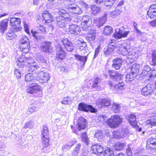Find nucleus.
<instances>
[{"label":"nucleus","mask_w":156,"mask_h":156,"mask_svg":"<svg viewBox=\"0 0 156 156\" xmlns=\"http://www.w3.org/2000/svg\"><path fill=\"white\" fill-rule=\"evenodd\" d=\"M41 137L42 145L45 148L47 147L50 140L48 128L44 126L41 130Z\"/></svg>","instance_id":"obj_1"},{"label":"nucleus","mask_w":156,"mask_h":156,"mask_svg":"<svg viewBox=\"0 0 156 156\" xmlns=\"http://www.w3.org/2000/svg\"><path fill=\"white\" fill-rule=\"evenodd\" d=\"M152 65L155 66L156 65V50L153 52L152 54Z\"/></svg>","instance_id":"obj_55"},{"label":"nucleus","mask_w":156,"mask_h":156,"mask_svg":"<svg viewBox=\"0 0 156 156\" xmlns=\"http://www.w3.org/2000/svg\"><path fill=\"white\" fill-rule=\"evenodd\" d=\"M79 109L80 110L87 112L90 111L91 112L95 113L96 110L91 105H87L83 103H80L79 105Z\"/></svg>","instance_id":"obj_6"},{"label":"nucleus","mask_w":156,"mask_h":156,"mask_svg":"<svg viewBox=\"0 0 156 156\" xmlns=\"http://www.w3.org/2000/svg\"><path fill=\"white\" fill-rule=\"evenodd\" d=\"M25 80L27 82H30L34 80V77L33 75L30 73H29L25 76Z\"/></svg>","instance_id":"obj_46"},{"label":"nucleus","mask_w":156,"mask_h":156,"mask_svg":"<svg viewBox=\"0 0 156 156\" xmlns=\"http://www.w3.org/2000/svg\"><path fill=\"white\" fill-rule=\"evenodd\" d=\"M81 145L80 144H78L75 147L72 153V156H77L78 155L80 149Z\"/></svg>","instance_id":"obj_32"},{"label":"nucleus","mask_w":156,"mask_h":156,"mask_svg":"<svg viewBox=\"0 0 156 156\" xmlns=\"http://www.w3.org/2000/svg\"><path fill=\"white\" fill-rule=\"evenodd\" d=\"M51 46V43L49 41H45L42 43L41 49L44 52L48 53Z\"/></svg>","instance_id":"obj_25"},{"label":"nucleus","mask_w":156,"mask_h":156,"mask_svg":"<svg viewBox=\"0 0 156 156\" xmlns=\"http://www.w3.org/2000/svg\"><path fill=\"white\" fill-rule=\"evenodd\" d=\"M147 144L153 146H156V136L151 137L148 140Z\"/></svg>","instance_id":"obj_44"},{"label":"nucleus","mask_w":156,"mask_h":156,"mask_svg":"<svg viewBox=\"0 0 156 156\" xmlns=\"http://www.w3.org/2000/svg\"><path fill=\"white\" fill-rule=\"evenodd\" d=\"M63 44L66 49L68 51H72L73 49V46L72 42L68 41L67 39H65L62 41Z\"/></svg>","instance_id":"obj_19"},{"label":"nucleus","mask_w":156,"mask_h":156,"mask_svg":"<svg viewBox=\"0 0 156 156\" xmlns=\"http://www.w3.org/2000/svg\"><path fill=\"white\" fill-rule=\"evenodd\" d=\"M98 105L101 107H107L110 105V102L109 100L106 99L100 100L98 102Z\"/></svg>","instance_id":"obj_30"},{"label":"nucleus","mask_w":156,"mask_h":156,"mask_svg":"<svg viewBox=\"0 0 156 156\" xmlns=\"http://www.w3.org/2000/svg\"><path fill=\"white\" fill-rule=\"evenodd\" d=\"M21 23L20 19L17 18H10V25L12 27V29H15L14 31H19L20 28L19 27Z\"/></svg>","instance_id":"obj_7"},{"label":"nucleus","mask_w":156,"mask_h":156,"mask_svg":"<svg viewBox=\"0 0 156 156\" xmlns=\"http://www.w3.org/2000/svg\"><path fill=\"white\" fill-rule=\"evenodd\" d=\"M139 68V65L137 64H133L132 66L131 69V73L135 74L136 75V73L138 71Z\"/></svg>","instance_id":"obj_43"},{"label":"nucleus","mask_w":156,"mask_h":156,"mask_svg":"<svg viewBox=\"0 0 156 156\" xmlns=\"http://www.w3.org/2000/svg\"><path fill=\"white\" fill-rule=\"evenodd\" d=\"M129 133V131L128 130H124L122 131L121 134H120L119 131H114L113 133V136L115 138L120 139L122 136H124L127 135Z\"/></svg>","instance_id":"obj_21"},{"label":"nucleus","mask_w":156,"mask_h":156,"mask_svg":"<svg viewBox=\"0 0 156 156\" xmlns=\"http://www.w3.org/2000/svg\"><path fill=\"white\" fill-rule=\"evenodd\" d=\"M31 33L32 34V36L37 40H41L43 38V37L41 36V34L40 33V32L37 31V30H31Z\"/></svg>","instance_id":"obj_31"},{"label":"nucleus","mask_w":156,"mask_h":156,"mask_svg":"<svg viewBox=\"0 0 156 156\" xmlns=\"http://www.w3.org/2000/svg\"><path fill=\"white\" fill-rule=\"evenodd\" d=\"M92 149L93 153L98 155L102 153L104 151L102 146L98 144L93 145L92 147Z\"/></svg>","instance_id":"obj_20"},{"label":"nucleus","mask_w":156,"mask_h":156,"mask_svg":"<svg viewBox=\"0 0 156 156\" xmlns=\"http://www.w3.org/2000/svg\"><path fill=\"white\" fill-rule=\"evenodd\" d=\"M61 16L64 18V19L67 21V22L71 20L70 16L69 13L66 12L63 16Z\"/></svg>","instance_id":"obj_62"},{"label":"nucleus","mask_w":156,"mask_h":156,"mask_svg":"<svg viewBox=\"0 0 156 156\" xmlns=\"http://www.w3.org/2000/svg\"><path fill=\"white\" fill-rule=\"evenodd\" d=\"M116 0H105V4L106 6L112 5L115 2Z\"/></svg>","instance_id":"obj_54"},{"label":"nucleus","mask_w":156,"mask_h":156,"mask_svg":"<svg viewBox=\"0 0 156 156\" xmlns=\"http://www.w3.org/2000/svg\"><path fill=\"white\" fill-rule=\"evenodd\" d=\"M17 65L20 67H23L25 63V58L19 57L17 61Z\"/></svg>","instance_id":"obj_37"},{"label":"nucleus","mask_w":156,"mask_h":156,"mask_svg":"<svg viewBox=\"0 0 156 156\" xmlns=\"http://www.w3.org/2000/svg\"><path fill=\"white\" fill-rule=\"evenodd\" d=\"M37 61L39 62H42L45 63L46 62V60L41 55L39 56L37 58Z\"/></svg>","instance_id":"obj_63"},{"label":"nucleus","mask_w":156,"mask_h":156,"mask_svg":"<svg viewBox=\"0 0 156 156\" xmlns=\"http://www.w3.org/2000/svg\"><path fill=\"white\" fill-rule=\"evenodd\" d=\"M124 83L122 82L115 85L114 88L118 90H122L124 89Z\"/></svg>","instance_id":"obj_50"},{"label":"nucleus","mask_w":156,"mask_h":156,"mask_svg":"<svg viewBox=\"0 0 156 156\" xmlns=\"http://www.w3.org/2000/svg\"><path fill=\"white\" fill-rule=\"evenodd\" d=\"M141 93L144 96H148L153 94V90L150 85H148L142 89Z\"/></svg>","instance_id":"obj_23"},{"label":"nucleus","mask_w":156,"mask_h":156,"mask_svg":"<svg viewBox=\"0 0 156 156\" xmlns=\"http://www.w3.org/2000/svg\"><path fill=\"white\" fill-rule=\"evenodd\" d=\"M86 124L87 122L85 119L83 117H80L76 124L77 130L80 131L82 129H84L86 127Z\"/></svg>","instance_id":"obj_14"},{"label":"nucleus","mask_w":156,"mask_h":156,"mask_svg":"<svg viewBox=\"0 0 156 156\" xmlns=\"http://www.w3.org/2000/svg\"><path fill=\"white\" fill-rule=\"evenodd\" d=\"M108 47L110 48H112L113 49H114L115 47L117 46H115V41L114 40H112L109 42Z\"/></svg>","instance_id":"obj_60"},{"label":"nucleus","mask_w":156,"mask_h":156,"mask_svg":"<svg viewBox=\"0 0 156 156\" xmlns=\"http://www.w3.org/2000/svg\"><path fill=\"white\" fill-rule=\"evenodd\" d=\"M58 70L61 73H67L68 72L67 67L62 66H60L58 69Z\"/></svg>","instance_id":"obj_40"},{"label":"nucleus","mask_w":156,"mask_h":156,"mask_svg":"<svg viewBox=\"0 0 156 156\" xmlns=\"http://www.w3.org/2000/svg\"><path fill=\"white\" fill-rule=\"evenodd\" d=\"M82 21L81 27L83 30L86 31L91 24L92 19L90 16L85 15L83 17Z\"/></svg>","instance_id":"obj_4"},{"label":"nucleus","mask_w":156,"mask_h":156,"mask_svg":"<svg viewBox=\"0 0 156 156\" xmlns=\"http://www.w3.org/2000/svg\"><path fill=\"white\" fill-rule=\"evenodd\" d=\"M38 109V107L37 104L34 103L31 104L29 105L27 111L29 112L30 113H33L37 111Z\"/></svg>","instance_id":"obj_28"},{"label":"nucleus","mask_w":156,"mask_h":156,"mask_svg":"<svg viewBox=\"0 0 156 156\" xmlns=\"http://www.w3.org/2000/svg\"><path fill=\"white\" fill-rule=\"evenodd\" d=\"M42 16L45 23H49L53 20L52 15L47 11H44L43 12Z\"/></svg>","instance_id":"obj_18"},{"label":"nucleus","mask_w":156,"mask_h":156,"mask_svg":"<svg viewBox=\"0 0 156 156\" xmlns=\"http://www.w3.org/2000/svg\"><path fill=\"white\" fill-rule=\"evenodd\" d=\"M101 80L99 78L96 77L94 80L92 87L99 90L101 89Z\"/></svg>","instance_id":"obj_22"},{"label":"nucleus","mask_w":156,"mask_h":156,"mask_svg":"<svg viewBox=\"0 0 156 156\" xmlns=\"http://www.w3.org/2000/svg\"><path fill=\"white\" fill-rule=\"evenodd\" d=\"M147 125L153 126L156 125V116H153L151 117V119L146 121Z\"/></svg>","instance_id":"obj_34"},{"label":"nucleus","mask_w":156,"mask_h":156,"mask_svg":"<svg viewBox=\"0 0 156 156\" xmlns=\"http://www.w3.org/2000/svg\"><path fill=\"white\" fill-rule=\"evenodd\" d=\"M71 101V100L68 97H66L64 98L61 101V103L63 104L66 105L70 103Z\"/></svg>","instance_id":"obj_56"},{"label":"nucleus","mask_w":156,"mask_h":156,"mask_svg":"<svg viewBox=\"0 0 156 156\" xmlns=\"http://www.w3.org/2000/svg\"><path fill=\"white\" fill-rule=\"evenodd\" d=\"M28 69L27 70L29 73L35 71L39 68L38 66L36 64H30L28 65Z\"/></svg>","instance_id":"obj_35"},{"label":"nucleus","mask_w":156,"mask_h":156,"mask_svg":"<svg viewBox=\"0 0 156 156\" xmlns=\"http://www.w3.org/2000/svg\"><path fill=\"white\" fill-rule=\"evenodd\" d=\"M95 36L94 34L93 33L92 34L90 33L88 34L87 37V38L90 41H93L95 39Z\"/></svg>","instance_id":"obj_59"},{"label":"nucleus","mask_w":156,"mask_h":156,"mask_svg":"<svg viewBox=\"0 0 156 156\" xmlns=\"http://www.w3.org/2000/svg\"><path fill=\"white\" fill-rule=\"evenodd\" d=\"M14 30H15V29H12V31H10L8 32L6 34L7 36L8 37H9L10 40L12 39L13 38L15 37L16 36V35L14 34V32H17L18 31H14Z\"/></svg>","instance_id":"obj_49"},{"label":"nucleus","mask_w":156,"mask_h":156,"mask_svg":"<svg viewBox=\"0 0 156 156\" xmlns=\"http://www.w3.org/2000/svg\"><path fill=\"white\" fill-rule=\"evenodd\" d=\"M25 63H27V66L28 65L35 64L34 63L35 61L34 59L31 57L28 58H25Z\"/></svg>","instance_id":"obj_45"},{"label":"nucleus","mask_w":156,"mask_h":156,"mask_svg":"<svg viewBox=\"0 0 156 156\" xmlns=\"http://www.w3.org/2000/svg\"><path fill=\"white\" fill-rule=\"evenodd\" d=\"M122 12V10L121 9H118L116 8V9L111 12V16L113 18L116 16L120 14Z\"/></svg>","instance_id":"obj_38"},{"label":"nucleus","mask_w":156,"mask_h":156,"mask_svg":"<svg viewBox=\"0 0 156 156\" xmlns=\"http://www.w3.org/2000/svg\"><path fill=\"white\" fill-rule=\"evenodd\" d=\"M104 156H114L113 152L112 149L109 147H107L104 152Z\"/></svg>","instance_id":"obj_36"},{"label":"nucleus","mask_w":156,"mask_h":156,"mask_svg":"<svg viewBox=\"0 0 156 156\" xmlns=\"http://www.w3.org/2000/svg\"><path fill=\"white\" fill-rule=\"evenodd\" d=\"M106 117L104 116V115H100L98 117L97 119V122H103L104 120L106 121Z\"/></svg>","instance_id":"obj_57"},{"label":"nucleus","mask_w":156,"mask_h":156,"mask_svg":"<svg viewBox=\"0 0 156 156\" xmlns=\"http://www.w3.org/2000/svg\"><path fill=\"white\" fill-rule=\"evenodd\" d=\"M20 51L24 53H27L30 47L29 38L26 36H23L20 39Z\"/></svg>","instance_id":"obj_2"},{"label":"nucleus","mask_w":156,"mask_h":156,"mask_svg":"<svg viewBox=\"0 0 156 156\" xmlns=\"http://www.w3.org/2000/svg\"><path fill=\"white\" fill-rule=\"evenodd\" d=\"M120 106L119 105L116 103H114L112 107V109L114 112L117 113L119 111Z\"/></svg>","instance_id":"obj_48"},{"label":"nucleus","mask_w":156,"mask_h":156,"mask_svg":"<svg viewBox=\"0 0 156 156\" xmlns=\"http://www.w3.org/2000/svg\"><path fill=\"white\" fill-rule=\"evenodd\" d=\"M80 45V50L81 51H82L83 50H85L87 48V44L85 42H80V43H78Z\"/></svg>","instance_id":"obj_51"},{"label":"nucleus","mask_w":156,"mask_h":156,"mask_svg":"<svg viewBox=\"0 0 156 156\" xmlns=\"http://www.w3.org/2000/svg\"><path fill=\"white\" fill-rule=\"evenodd\" d=\"M40 90L41 87L36 83H33L27 89V92L28 93L33 94Z\"/></svg>","instance_id":"obj_15"},{"label":"nucleus","mask_w":156,"mask_h":156,"mask_svg":"<svg viewBox=\"0 0 156 156\" xmlns=\"http://www.w3.org/2000/svg\"><path fill=\"white\" fill-rule=\"evenodd\" d=\"M114 50L112 48H110L108 47L106 50L105 51L104 54L106 55H109L110 53L112 52Z\"/></svg>","instance_id":"obj_64"},{"label":"nucleus","mask_w":156,"mask_h":156,"mask_svg":"<svg viewBox=\"0 0 156 156\" xmlns=\"http://www.w3.org/2000/svg\"><path fill=\"white\" fill-rule=\"evenodd\" d=\"M67 8L71 12L73 13L80 14L82 13V10L77 5L75 4H69Z\"/></svg>","instance_id":"obj_9"},{"label":"nucleus","mask_w":156,"mask_h":156,"mask_svg":"<svg viewBox=\"0 0 156 156\" xmlns=\"http://www.w3.org/2000/svg\"><path fill=\"white\" fill-rule=\"evenodd\" d=\"M8 20L6 19L3 20L0 23V31L2 32H3L6 29L7 27Z\"/></svg>","instance_id":"obj_27"},{"label":"nucleus","mask_w":156,"mask_h":156,"mask_svg":"<svg viewBox=\"0 0 156 156\" xmlns=\"http://www.w3.org/2000/svg\"><path fill=\"white\" fill-rule=\"evenodd\" d=\"M123 62V61L119 58H116L113 61L112 66L116 70L120 69Z\"/></svg>","instance_id":"obj_24"},{"label":"nucleus","mask_w":156,"mask_h":156,"mask_svg":"<svg viewBox=\"0 0 156 156\" xmlns=\"http://www.w3.org/2000/svg\"><path fill=\"white\" fill-rule=\"evenodd\" d=\"M81 138L83 141L85 142L87 145L88 144V139L86 133H84L82 134Z\"/></svg>","instance_id":"obj_52"},{"label":"nucleus","mask_w":156,"mask_h":156,"mask_svg":"<svg viewBox=\"0 0 156 156\" xmlns=\"http://www.w3.org/2000/svg\"><path fill=\"white\" fill-rule=\"evenodd\" d=\"M56 47L57 50L56 57L58 60H62L66 56L65 52L60 44H58Z\"/></svg>","instance_id":"obj_11"},{"label":"nucleus","mask_w":156,"mask_h":156,"mask_svg":"<svg viewBox=\"0 0 156 156\" xmlns=\"http://www.w3.org/2000/svg\"><path fill=\"white\" fill-rule=\"evenodd\" d=\"M108 73L110 77L115 80H121L123 78V75L122 74L117 72L115 71L109 70Z\"/></svg>","instance_id":"obj_12"},{"label":"nucleus","mask_w":156,"mask_h":156,"mask_svg":"<svg viewBox=\"0 0 156 156\" xmlns=\"http://www.w3.org/2000/svg\"><path fill=\"white\" fill-rule=\"evenodd\" d=\"M112 28L111 27L109 26H105L103 30V34L106 35H109L111 34L112 33Z\"/></svg>","instance_id":"obj_33"},{"label":"nucleus","mask_w":156,"mask_h":156,"mask_svg":"<svg viewBox=\"0 0 156 156\" xmlns=\"http://www.w3.org/2000/svg\"><path fill=\"white\" fill-rule=\"evenodd\" d=\"M135 75V74H134L131 73L128 74L126 76V81L127 83H129L132 81L133 80L134 76Z\"/></svg>","instance_id":"obj_39"},{"label":"nucleus","mask_w":156,"mask_h":156,"mask_svg":"<svg viewBox=\"0 0 156 156\" xmlns=\"http://www.w3.org/2000/svg\"><path fill=\"white\" fill-rule=\"evenodd\" d=\"M126 145V144L123 143L118 142L113 146L114 149L116 151H121L122 150Z\"/></svg>","instance_id":"obj_26"},{"label":"nucleus","mask_w":156,"mask_h":156,"mask_svg":"<svg viewBox=\"0 0 156 156\" xmlns=\"http://www.w3.org/2000/svg\"><path fill=\"white\" fill-rule=\"evenodd\" d=\"M75 57L76 59L82 62H83V65H84L87 61V57L86 56H81L77 55H75Z\"/></svg>","instance_id":"obj_41"},{"label":"nucleus","mask_w":156,"mask_h":156,"mask_svg":"<svg viewBox=\"0 0 156 156\" xmlns=\"http://www.w3.org/2000/svg\"><path fill=\"white\" fill-rule=\"evenodd\" d=\"M148 17L153 19L156 17V4L151 5L147 12Z\"/></svg>","instance_id":"obj_16"},{"label":"nucleus","mask_w":156,"mask_h":156,"mask_svg":"<svg viewBox=\"0 0 156 156\" xmlns=\"http://www.w3.org/2000/svg\"><path fill=\"white\" fill-rule=\"evenodd\" d=\"M34 124V122H33L31 121H29L25 124L24 128L25 129L31 128L33 127Z\"/></svg>","instance_id":"obj_58"},{"label":"nucleus","mask_w":156,"mask_h":156,"mask_svg":"<svg viewBox=\"0 0 156 156\" xmlns=\"http://www.w3.org/2000/svg\"><path fill=\"white\" fill-rule=\"evenodd\" d=\"M91 9L92 13L94 15L97 14L100 11V8L95 5L92 6Z\"/></svg>","instance_id":"obj_47"},{"label":"nucleus","mask_w":156,"mask_h":156,"mask_svg":"<svg viewBox=\"0 0 156 156\" xmlns=\"http://www.w3.org/2000/svg\"><path fill=\"white\" fill-rule=\"evenodd\" d=\"M37 30L40 33L44 34L46 32V30L45 27L41 25L38 24L37 25Z\"/></svg>","instance_id":"obj_42"},{"label":"nucleus","mask_w":156,"mask_h":156,"mask_svg":"<svg viewBox=\"0 0 156 156\" xmlns=\"http://www.w3.org/2000/svg\"><path fill=\"white\" fill-rule=\"evenodd\" d=\"M68 28L66 31H69L72 34H78L81 31L80 27L74 24L71 25H68Z\"/></svg>","instance_id":"obj_10"},{"label":"nucleus","mask_w":156,"mask_h":156,"mask_svg":"<svg viewBox=\"0 0 156 156\" xmlns=\"http://www.w3.org/2000/svg\"><path fill=\"white\" fill-rule=\"evenodd\" d=\"M37 75L34 76L36 80H42L44 83L47 82L50 79L48 73L44 71H40Z\"/></svg>","instance_id":"obj_5"},{"label":"nucleus","mask_w":156,"mask_h":156,"mask_svg":"<svg viewBox=\"0 0 156 156\" xmlns=\"http://www.w3.org/2000/svg\"><path fill=\"white\" fill-rule=\"evenodd\" d=\"M122 121V118L118 115L112 116L107 121V124L112 128H115L119 125Z\"/></svg>","instance_id":"obj_3"},{"label":"nucleus","mask_w":156,"mask_h":156,"mask_svg":"<svg viewBox=\"0 0 156 156\" xmlns=\"http://www.w3.org/2000/svg\"><path fill=\"white\" fill-rule=\"evenodd\" d=\"M128 120L131 125L135 126L136 125V117L134 114L129 115L127 118Z\"/></svg>","instance_id":"obj_29"},{"label":"nucleus","mask_w":156,"mask_h":156,"mask_svg":"<svg viewBox=\"0 0 156 156\" xmlns=\"http://www.w3.org/2000/svg\"><path fill=\"white\" fill-rule=\"evenodd\" d=\"M56 21L58 25L60 27H68L67 21L64 19V18L61 16H58L57 17Z\"/></svg>","instance_id":"obj_17"},{"label":"nucleus","mask_w":156,"mask_h":156,"mask_svg":"<svg viewBox=\"0 0 156 156\" xmlns=\"http://www.w3.org/2000/svg\"><path fill=\"white\" fill-rule=\"evenodd\" d=\"M103 135V132L101 130L97 131L94 135V136L97 138H101Z\"/></svg>","instance_id":"obj_61"},{"label":"nucleus","mask_w":156,"mask_h":156,"mask_svg":"<svg viewBox=\"0 0 156 156\" xmlns=\"http://www.w3.org/2000/svg\"><path fill=\"white\" fill-rule=\"evenodd\" d=\"M125 28L123 27H120L118 32L114 34V36L116 39H120L122 37H126L129 32V31H126Z\"/></svg>","instance_id":"obj_8"},{"label":"nucleus","mask_w":156,"mask_h":156,"mask_svg":"<svg viewBox=\"0 0 156 156\" xmlns=\"http://www.w3.org/2000/svg\"><path fill=\"white\" fill-rule=\"evenodd\" d=\"M119 50L121 51L122 53L125 55H126L129 54L128 50L127 48L125 47H123L122 45L121 47L119 49Z\"/></svg>","instance_id":"obj_53"},{"label":"nucleus","mask_w":156,"mask_h":156,"mask_svg":"<svg viewBox=\"0 0 156 156\" xmlns=\"http://www.w3.org/2000/svg\"><path fill=\"white\" fill-rule=\"evenodd\" d=\"M107 15L106 13H105L102 17L94 19V22L95 23L98 27H100L103 26L107 20Z\"/></svg>","instance_id":"obj_13"}]
</instances>
